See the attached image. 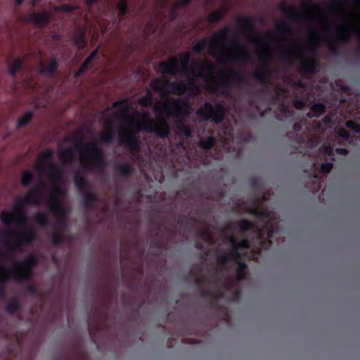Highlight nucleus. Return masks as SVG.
<instances>
[{
  "label": "nucleus",
  "mask_w": 360,
  "mask_h": 360,
  "mask_svg": "<svg viewBox=\"0 0 360 360\" xmlns=\"http://www.w3.org/2000/svg\"><path fill=\"white\" fill-rule=\"evenodd\" d=\"M75 149L79 153L85 171L101 174L105 171L108 162L104 158L103 149L98 146L97 143L77 140Z\"/></svg>",
  "instance_id": "f257e3e1"
},
{
  "label": "nucleus",
  "mask_w": 360,
  "mask_h": 360,
  "mask_svg": "<svg viewBox=\"0 0 360 360\" xmlns=\"http://www.w3.org/2000/svg\"><path fill=\"white\" fill-rule=\"evenodd\" d=\"M141 117V122H136L134 118H130V124L136 131H146L154 133L158 138L166 139L170 134V127L165 117H160L155 122L150 117L147 111L138 114Z\"/></svg>",
  "instance_id": "f03ea898"
},
{
  "label": "nucleus",
  "mask_w": 360,
  "mask_h": 360,
  "mask_svg": "<svg viewBox=\"0 0 360 360\" xmlns=\"http://www.w3.org/2000/svg\"><path fill=\"white\" fill-rule=\"evenodd\" d=\"M293 53L296 58L302 59L300 72L306 77L316 74L319 71V63L315 55L309 58L303 57V51L302 47L298 44H295L290 51L285 50L281 54L283 60L290 61V53Z\"/></svg>",
  "instance_id": "7ed1b4c3"
},
{
  "label": "nucleus",
  "mask_w": 360,
  "mask_h": 360,
  "mask_svg": "<svg viewBox=\"0 0 360 360\" xmlns=\"http://www.w3.org/2000/svg\"><path fill=\"white\" fill-rule=\"evenodd\" d=\"M24 196L21 199H14L13 212L3 211L0 215V219L6 226H11L13 224L18 226H25L27 221V210Z\"/></svg>",
  "instance_id": "20e7f679"
},
{
  "label": "nucleus",
  "mask_w": 360,
  "mask_h": 360,
  "mask_svg": "<svg viewBox=\"0 0 360 360\" xmlns=\"http://www.w3.org/2000/svg\"><path fill=\"white\" fill-rule=\"evenodd\" d=\"M231 32V29L229 27H225L214 34L212 38L209 39L207 37H205L202 39L194 46L193 49V52L195 53H200L207 46L211 54L214 57H217V48L219 46L226 48L227 46L225 44L224 40L228 37Z\"/></svg>",
  "instance_id": "39448f33"
},
{
  "label": "nucleus",
  "mask_w": 360,
  "mask_h": 360,
  "mask_svg": "<svg viewBox=\"0 0 360 360\" xmlns=\"http://www.w3.org/2000/svg\"><path fill=\"white\" fill-rule=\"evenodd\" d=\"M4 270L0 273V295L4 293V285L12 278L18 283H23L31 279L33 270L27 269H16L13 266L6 269L4 266H0Z\"/></svg>",
  "instance_id": "423d86ee"
},
{
  "label": "nucleus",
  "mask_w": 360,
  "mask_h": 360,
  "mask_svg": "<svg viewBox=\"0 0 360 360\" xmlns=\"http://www.w3.org/2000/svg\"><path fill=\"white\" fill-rule=\"evenodd\" d=\"M196 115L203 121L211 120L215 124H220L225 117V108L221 103L214 105L207 101L198 109Z\"/></svg>",
  "instance_id": "0eeeda50"
},
{
  "label": "nucleus",
  "mask_w": 360,
  "mask_h": 360,
  "mask_svg": "<svg viewBox=\"0 0 360 360\" xmlns=\"http://www.w3.org/2000/svg\"><path fill=\"white\" fill-rule=\"evenodd\" d=\"M163 109L167 117H179L189 113L190 105L184 98H169V102L164 103Z\"/></svg>",
  "instance_id": "6e6552de"
},
{
  "label": "nucleus",
  "mask_w": 360,
  "mask_h": 360,
  "mask_svg": "<svg viewBox=\"0 0 360 360\" xmlns=\"http://www.w3.org/2000/svg\"><path fill=\"white\" fill-rule=\"evenodd\" d=\"M14 235L15 236V243L12 244L7 243L12 250H15L21 245H32L37 238L36 232L31 228L27 229L25 232L20 233H16L13 231L7 230L2 234V238L8 240L9 236Z\"/></svg>",
  "instance_id": "1a4fd4ad"
},
{
  "label": "nucleus",
  "mask_w": 360,
  "mask_h": 360,
  "mask_svg": "<svg viewBox=\"0 0 360 360\" xmlns=\"http://www.w3.org/2000/svg\"><path fill=\"white\" fill-rule=\"evenodd\" d=\"M49 208L56 216V224L58 229L66 227L68 223V211L58 200L57 195L51 193L49 199L46 202Z\"/></svg>",
  "instance_id": "9d476101"
},
{
  "label": "nucleus",
  "mask_w": 360,
  "mask_h": 360,
  "mask_svg": "<svg viewBox=\"0 0 360 360\" xmlns=\"http://www.w3.org/2000/svg\"><path fill=\"white\" fill-rule=\"evenodd\" d=\"M254 214L259 219L264 221V228L267 232V236L269 238H273L274 236L278 234L279 227L276 221V219L274 218V213L273 212L267 208H264L260 210H255Z\"/></svg>",
  "instance_id": "9b49d317"
},
{
  "label": "nucleus",
  "mask_w": 360,
  "mask_h": 360,
  "mask_svg": "<svg viewBox=\"0 0 360 360\" xmlns=\"http://www.w3.org/2000/svg\"><path fill=\"white\" fill-rule=\"evenodd\" d=\"M259 59L262 63V68L255 72L254 77L257 82L266 84L273 73L270 68V56L267 52H265L259 56Z\"/></svg>",
  "instance_id": "f8f14e48"
},
{
  "label": "nucleus",
  "mask_w": 360,
  "mask_h": 360,
  "mask_svg": "<svg viewBox=\"0 0 360 360\" xmlns=\"http://www.w3.org/2000/svg\"><path fill=\"white\" fill-rule=\"evenodd\" d=\"M44 188V184L39 182L34 187L30 188L24 195V201L25 202V204L35 206L42 205L44 202L43 198Z\"/></svg>",
  "instance_id": "ddd939ff"
},
{
  "label": "nucleus",
  "mask_w": 360,
  "mask_h": 360,
  "mask_svg": "<svg viewBox=\"0 0 360 360\" xmlns=\"http://www.w3.org/2000/svg\"><path fill=\"white\" fill-rule=\"evenodd\" d=\"M120 145L124 146L131 152H138L140 149V143L136 135L129 131H120L119 133Z\"/></svg>",
  "instance_id": "4468645a"
},
{
  "label": "nucleus",
  "mask_w": 360,
  "mask_h": 360,
  "mask_svg": "<svg viewBox=\"0 0 360 360\" xmlns=\"http://www.w3.org/2000/svg\"><path fill=\"white\" fill-rule=\"evenodd\" d=\"M229 46L238 50L237 53L231 57V61L246 63L251 60L250 53L241 45L238 39L233 40Z\"/></svg>",
  "instance_id": "2eb2a0df"
},
{
  "label": "nucleus",
  "mask_w": 360,
  "mask_h": 360,
  "mask_svg": "<svg viewBox=\"0 0 360 360\" xmlns=\"http://www.w3.org/2000/svg\"><path fill=\"white\" fill-rule=\"evenodd\" d=\"M214 68L212 62L205 60L199 68L192 69V76L203 78L205 80L212 79Z\"/></svg>",
  "instance_id": "dca6fc26"
},
{
  "label": "nucleus",
  "mask_w": 360,
  "mask_h": 360,
  "mask_svg": "<svg viewBox=\"0 0 360 360\" xmlns=\"http://www.w3.org/2000/svg\"><path fill=\"white\" fill-rule=\"evenodd\" d=\"M181 58V73L184 75L192 76V69H195V60H192L191 53L188 51L182 52L180 53Z\"/></svg>",
  "instance_id": "f3484780"
},
{
  "label": "nucleus",
  "mask_w": 360,
  "mask_h": 360,
  "mask_svg": "<svg viewBox=\"0 0 360 360\" xmlns=\"http://www.w3.org/2000/svg\"><path fill=\"white\" fill-rule=\"evenodd\" d=\"M58 68V63L56 57L52 58L48 65L41 63L39 67V73L47 77H51Z\"/></svg>",
  "instance_id": "a211bd4d"
},
{
  "label": "nucleus",
  "mask_w": 360,
  "mask_h": 360,
  "mask_svg": "<svg viewBox=\"0 0 360 360\" xmlns=\"http://www.w3.org/2000/svg\"><path fill=\"white\" fill-rule=\"evenodd\" d=\"M26 20L39 27H42L48 23L49 20V15L46 12H33L26 16Z\"/></svg>",
  "instance_id": "6ab92c4d"
},
{
  "label": "nucleus",
  "mask_w": 360,
  "mask_h": 360,
  "mask_svg": "<svg viewBox=\"0 0 360 360\" xmlns=\"http://www.w3.org/2000/svg\"><path fill=\"white\" fill-rule=\"evenodd\" d=\"M80 194L82 198V204L88 210L94 208L95 205L99 200L98 195L94 192L84 191Z\"/></svg>",
  "instance_id": "aec40b11"
},
{
  "label": "nucleus",
  "mask_w": 360,
  "mask_h": 360,
  "mask_svg": "<svg viewBox=\"0 0 360 360\" xmlns=\"http://www.w3.org/2000/svg\"><path fill=\"white\" fill-rule=\"evenodd\" d=\"M159 66L161 68L162 74L174 76L179 72L176 58H172L165 63L162 62L160 63Z\"/></svg>",
  "instance_id": "412c9836"
},
{
  "label": "nucleus",
  "mask_w": 360,
  "mask_h": 360,
  "mask_svg": "<svg viewBox=\"0 0 360 360\" xmlns=\"http://www.w3.org/2000/svg\"><path fill=\"white\" fill-rule=\"evenodd\" d=\"M50 180L53 186H58L63 180L64 172L58 166L50 164L49 166Z\"/></svg>",
  "instance_id": "4be33fe9"
},
{
  "label": "nucleus",
  "mask_w": 360,
  "mask_h": 360,
  "mask_svg": "<svg viewBox=\"0 0 360 360\" xmlns=\"http://www.w3.org/2000/svg\"><path fill=\"white\" fill-rule=\"evenodd\" d=\"M278 8L290 20H300L302 18V15L299 13L295 7H288L285 2L281 3Z\"/></svg>",
  "instance_id": "5701e85b"
},
{
  "label": "nucleus",
  "mask_w": 360,
  "mask_h": 360,
  "mask_svg": "<svg viewBox=\"0 0 360 360\" xmlns=\"http://www.w3.org/2000/svg\"><path fill=\"white\" fill-rule=\"evenodd\" d=\"M352 31L359 32L356 27L349 26L348 25H344L342 26L338 27L336 32L339 41L343 43L347 42L349 39L350 32Z\"/></svg>",
  "instance_id": "b1692460"
},
{
  "label": "nucleus",
  "mask_w": 360,
  "mask_h": 360,
  "mask_svg": "<svg viewBox=\"0 0 360 360\" xmlns=\"http://www.w3.org/2000/svg\"><path fill=\"white\" fill-rule=\"evenodd\" d=\"M37 258L34 255H28L23 261H16L13 263V266L16 269H27L33 270V269L37 265Z\"/></svg>",
  "instance_id": "393cba45"
},
{
  "label": "nucleus",
  "mask_w": 360,
  "mask_h": 360,
  "mask_svg": "<svg viewBox=\"0 0 360 360\" xmlns=\"http://www.w3.org/2000/svg\"><path fill=\"white\" fill-rule=\"evenodd\" d=\"M167 81H168V79L164 78L155 79L150 82V87L153 90L159 92L163 97H165L169 94V91L166 89Z\"/></svg>",
  "instance_id": "a878e982"
},
{
  "label": "nucleus",
  "mask_w": 360,
  "mask_h": 360,
  "mask_svg": "<svg viewBox=\"0 0 360 360\" xmlns=\"http://www.w3.org/2000/svg\"><path fill=\"white\" fill-rule=\"evenodd\" d=\"M74 152L72 148H59L58 158L64 167L70 166L73 160Z\"/></svg>",
  "instance_id": "bb28decb"
},
{
  "label": "nucleus",
  "mask_w": 360,
  "mask_h": 360,
  "mask_svg": "<svg viewBox=\"0 0 360 360\" xmlns=\"http://www.w3.org/2000/svg\"><path fill=\"white\" fill-rule=\"evenodd\" d=\"M98 53V49H96L94 51H93L90 55L84 60L83 63L81 65L78 70L75 74V78H79L83 75V74L89 69V66L91 65L92 61L95 59V58L97 56Z\"/></svg>",
  "instance_id": "cd10ccee"
},
{
  "label": "nucleus",
  "mask_w": 360,
  "mask_h": 360,
  "mask_svg": "<svg viewBox=\"0 0 360 360\" xmlns=\"http://www.w3.org/2000/svg\"><path fill=\"white\" fill-rule=\"evenodd\" d=\"M106 129L101 134V140L105 143H111L115 139V131L112 129V121L111 119L108 118L105 120Z\"/></svg>",
  "instance_id": "c85d7f7f"
},
{
  "label": "nucleus",
  "mask_w": 360,
  "mask_h": 360,
  "mask_svg": "<svg viewBox=\"0 0 360 360\" xmlns=\"http://www.w3.org/2000/svg\"><path fill=\"white\" fill-rule=\"evenodd\" d=\"M115 172L122 177L127 179L134 173L133 166L127 162L117 164L115 167Z\"/></svg>",
  "instance_id": "c756f323"
},
{
  "label": "nucleus",
  "mask_w": 360,
  "mask_h": 360,
  "mask_svg": "<svg viewBox=\"0 0 360 360\" xmlns=\"http://www.w3.org/2000/svg\"><path fill=\"white\" fill-rule=\"evenodd\" d=\"M167 86L171 89L170 94H173L174 95L181 96L183 95L187 89V86L185 84L179 82H171L168 79L166 82Z\"/></svg>",
  "instance_id": "7c9ffc66"
},
{
  "label": "nucleus",
  "mask_w": 360,
  "mask_h": 360,
  "mask_svg": "<svg viewBox=\"0 0 360 360\" xmlns=\"http://www.w3.org/2000/svg\"><path fill=\"white\" fill-rule=\"evenodd\" d=\"M224 195V189L219 188L205 191L202 194V196L207 200L219 201L223 199Z\"/></svg>",
  "instance_id": "2f4dec72"
},
{
  "label": "nucleus",
  "mask_w": 360,
  "mask_h": 360,
  "mask_svg": "<svg viewBox=\"0 0 360 360\" xmlns=\"http://www.w3.org/2000/svg\"><path fill=\"white\" fill-rule=\"evenodd\" d=\"M73 181L75 187L79 193L86 191V186L89 182L87 179L78 172H76L73 176Z\"/></svg>",
  "instance_id": "473e14b6"
},
{
  "label": "nucleus",
  "mask_w": 360,
  "mask_h": 360,
  "mask_svg": "<svg viewBox=\"0 0 360 360\" xmlns=\"http://www.w3.org/2000/svg\"><path fill=\"white\" fill-rule=\"evenodd\" d=\"M326 111V106L321 103H316L312 105L309 111L307 113V116L309 118L319 117Z\"/></svg>",
  "instance_id": "72a5a7b5"
},
{
  "label": "nucleus",
  "mask_w": 360,
  "mask_h": 360,
  "mask_svg": "<svg viewBox=\"0 0 360 360\" xmlns=\"http://www.w3.org/2000/svg\"><path fill=\"white\" fill-rule=\"evenodd\" d=\"M53 153L51 149L46 150L38 158L39 165L36 167V170L39 172H42L44 169L43 163L50 162L53 158Z\"/></svg>",
  "instance_id": "f704fd0d"
},
{
  "label": "nucleus",
  "mask_w": 360,
  "mask_h": 360,
  "mask_svg": "<svg viewBox=\"0 0 360 360\" xmlns=\"http://www.w3.org/2000/svg\"><path fill=\"white\" fill-rule=\"evenodd\" d=\"M21 309V303L17 298L11 299L6 305L5 310L7 313L14 315L18 313Z\"/></svg>",
  "instance_id": "c9c22d12"
},
{
  "label": "nucleus",
  "mask_w": 360,
  "mask_h": 360,
  "mask_svg": "<svg viewBox=\"0 0 360 360\" xmlns=\"http://www.w3.org/2000/svg\"><path fill=\"white\" fill-rule=\"evenodd\" d=\"M195 77L188 76L187 80L188 89L189 91V95H198L201 92L200 86L197 83Z\"/></svg>",
  "instance_id": "e433bc0d"
},
{
  "label": "nucleus",
  "mask_w": 360,
  "mask_h": 360,
  "mask_svg": "<svg viewBox=\"0 0 360 360\" xmlns=\"http://www.w3.org/2000/svg\"><path fill=\"white\" fill-rule=\"evenodd\" d=\"M177 130L187 138L192 137L193 134V128L183 121H179L176 124Z\"/></svg>",
  "instance_id": "4c0bfd02"
},
{
  "label": "nucleus",
  "mask_w": 360,
  "mask_h": 360,
  "mask_svg": "<svg viewBox=\"0 0 360 360\" xmlns=\"http://www.w3.org/2000/svg\"><path fill=\"white\" fill-rule=\"evenodd\" d=\"M255 20L251 16H242L236 20V25L243 29H252L254 25Z\"/></svg>",
  "instance_id": "58836bf2"
},
{
  "label": "nucleus",
  "mask_w": 360,
  "mask_h": 360,
  "mask_svg": "<svg viewBox=\"0 0 360 360\" xmlns=\"http://www.w3.org/2000/svg\"><path fill=\"white\" fill-rule=\"evenodd\" d=\"M217 139L211 135L207 139L202 138L200 139L198 146L203 150H208L212 149L216 144Z\"/></svg>",
  "instance_id": "ea45409f"
},
{
  "label": "nucleus",
  "mask_w": 360,
  "mask_h": 360,
  "mask_svg": "<svg viewBox=\"0 0 360 360\" xmlns=\"http://www.w3.org/2000/svg\"><path fill=\"white\" fill-rule=\"evenodd\" d=\"M235 282L231 278H227L225 283L223 285V287L226 291L228 292H233L234 300H238L239 299V297L240 295V292L238 290L235 289Z\"/></svg>",
  "instance_id": "a19ab883"
},
{
  "label": "nucleus",
  "mask_w": 360,
  "mask_h": 360,
  "mask_svg": "<svg viewBox=\"0 0 360 360\" xmlns=\"http://www.w3.org/2000/svg\"><path fill=\"white\" fill-rule=\"evenodd\" d=\"M236 264L238 265L236 269V280L238 281H242L246 277V270L248 269V265L245 262L240 260H237Z\"/></svg>",
  "instance_id": "79ce46f5"
},
{
  "label": "nucleus",
  "mask_w": 360,
  "mask_h": 360,
  "mask_svg": "<svg viewBox=\"0 0 360 360\" xmlns=\"http://www.w3.org/2000/svg\"><path fill=\"white\" fill-rule=\"evenodd\" d=\"M227 11L225 8H221L211 13L207 17V21L212 24L222 19L226 14Z\"/></svg>",
  "instance_id": "37998d69"
},
{
  "label": "nucleus",
  "mask_w": 360,
  "mask_h": 360,
  "mask_svg": "<svg viewBox=\"0 0 360 360\" xmlns=\"http://www.w3.org/2000/svg\"><path fill=\"white\" fill-rule=\"evenodd\" d=\"M34 112L32 111H27L24 115L20 117L16 123L17 129H20L22 127L28 124L34 117Z\"/></svg>",
  "instance_id": "c03bdc74"
},
{
  "label": "nucleus",
  "mask_w": 360,
  "mask_h": 360,
  "mask_svg": "<svg viewBox=\"0 0 360 360\" xmlns=\"http://www.w3.org/2000/svg\"><path fill=\"white\" fill-rule=\"evenodd\" d=\"M34 221L41 227H46L49 224V215L43 212H39L34 216Z\"/></svg>",
  "instance_id": "a18cd8bd"
},
{
  "label": "nucleus",
  "mask_w": 360,
  "mask_h": 360,
  "mask_svg": "<svg viewBox=\"0 0 360 360\" xmlns=\"http://www.w3.org/2000/svg\"><path fill=\"white\" fill-rule=\"evenodd\" d=\"M237 226L242 233L253 231L255 229V224L248 219H241L237 221Z\"/></svg>",
  "instance_id": "49530a36"
},
{
  "label": "nucleus",
  "mask_w": 360,
  "mask_h": 360,
  "mask_svg": "<svg viewBox=\"0 0 360 360\" xmlns=\"http://www.w3.org/2000/svg\"><path fill=\"white\" fill-rule=\"evenodd\" d=\"M229 74L235 84L242 85L246 83V77L240 72L235 70H230Z\"/></svg>",
  "instance_id": "de8ad7c7"
},
{
  "label": "nucleus",
  "mask_w": 360,
  "mask_h": 360,
  "mask_svg": "<svg viewBox=\"0 0 360 360\" xmlns=\"http://www.w3.org/2000/svg\"><path fill=\"white\" fill-rule=\"evenodd\" d=\"M22 66V61L20 58H16L14 60L13 63L9 67V74L13 78H15L17 73L19 70H21Z\"/></svg>",
  "instance_id": "09e8293b"
},
{
  "label": "nucleus",
  "mask_w": 360,
  "mask_h": 360,
  "mask_svg": "<svg viewBox=\"0 0 360 360\" xmlns=\"http://www.w3.org/2000/svg\"><path fill=\"white\" fill-rule=\"evenodd\" d=\"M116 8L118 11V15L120 17V19H119L117 23H120V22L121 20V18L124 16L128 13L129 8H128L127 0H120L119 1V3L117 4Z\"/></svg>",
  "instance_id": "8fccbe9b"
},
{
  "label": "nucleus",
  "mask_w": 360,
  "mask_h": 360,
  "mask_svg": "<svg viewBox=\"0 0 360 360\" xmlns=\"http://www.w3.org/2000/svg\"><path fill=\"white\" fill-rule=\"evenodd\" d=\"M34 179L33 174L28 170L24 171L22 173V177H21V184L22 186L24 187H28L30 186Z\"/></svg>",
  "instance_id": "3c124183"
},
{
  "label": "nucleus",
  "mask_w": 360,
  "mask_h": 360,
  "mask_svg": "<svg viewBox=\"0 0 360 360\" xmlns=\"http://www.w3.org/2000/svg\"><path fill=\"white\" fill-rule=\"evenodd\" d=\"M73 41L79 49H82L86 46L84 32L76 33L73 37Z\"/></svg>",
  "instance_id": "603ef678"
},
{
  "label": "nucleus",
  "mask_w": 360,
  "mask_h": 360,
  "mask_svg": "<svg viewBox=\"0 0 360 360\" xmlns=\"http://www.w3.org/2000/svg\"><path fill=\"white\" fill-rule=\"evenodd\" d=\"M200 237L204 242L213 245L214 243V237L208 229L202 230L200 232Z\"/></svg>",
  "instance_id": "864d4df0"
},
{
  "label": "nucleus",
  "mask_w": 360,
  "mask_h": 360,
  "mask_svg": "<svg viewBox=\"0 0 360 360\" xmlns=\"http://www.w3.org/2000/svg\"><path fill=\"white\" fill-rule=\"evenodd\" d=\"M220 83H221V86L223 89V93L226 96H227L229 94V91L231 89V84H230L228 78L222 73L220 75Z\"/></svg>",
  "instance_id": "5fc2aeb1"
},
{
  "label": "nucleus",
  "mask_w": 360,
  "mask_h": 360,
  "mask_svg": "<svg viewBox=\"0 0 360 360\" xmlns=\"http://www.w3.org/2000/svg\"><path fill=\"white\" fill-rule=\"evenodd\" d=\"M52 243L56 246H59L63 243V238L60 229H58V231L54 232L51 236Z\"/></svg>",
  "instance_id": "6e6d98bb"
},
{
  "label": "nucleus",
  "mask_w": 360,
  "mask_h": 360,
  "mask_svg": "<svg viewBox=\"0 0 360 360\" xmlns=\"http://www.w3.org/2000/svg\"><path fill=\"white\" fill-rule=\"evenodd\" d=\"M229 254H231L233 262L236 263L237 260L241 261L242 254L240 252V248L236 245V244L231 246V251Z\"/></svg>",
  "instance_id": "4d7b16f0"
},
{
  "label": "nucleus",
  "mask_w": 360,
  "mask_h": 360,
  "mask_svg": "<svg viewBox=\"0 0 360 360\" xmlns=\"http://www.w3.org/2000/svg\"><path fill=\"white\" fill-rule=\"evenodd\" d=\"M321 150L322 153L328 157H331L332 160H335L334 155H335V150L333 146L330 145H326L323 146Z\"/></svg>",
  "instance_id": "13d9d810"
},
{
  "label": "nucleus",
  "mask_w": 360,
  "mask_h": 360,
  "mask_svg": "<svg viewBox=\"0 0 360 360\" xmlns=\"http://www.w3.org/2000/svg\"><path fill=\"white\" fill-rule=\"evenodd\" d=\"M217 261L219 264L222 265H225L229 262H233V258H231V254L225 252L222 255H220L217 257Z\"/></svg>",
  "instance_id": "bf43d9fd"
},
{
  "label": "nucleus",
  "mask_w": 360,
  "mask_h": 360,
  "mask_svg": "<svg viewBox=\"0 0 360 360\" xmlns=\"http://www.w3.org/2000/svg\"><path fill=\"white\" fill-rule=\"evenodd\" d=\"M335 133L339 138L342 139L345 141H348L350 138L349 132L344 128H337Z\"/></svg>",
  "instance_id": "052dcab7"
},
{
  "label": "nucleus",
  "mask_w": 360,
  "mask_h": 360,
  "mask_svg": "<svg viewBox=\"0 0 360 360\" xmlns=\"http://www.w3.org/2000/svg\"><path fill=\"white\" fill-rule=\"evenodd\" d=\"M346 127L354 132H360V124L354 120H347L346 122Z\"/></svg>",
  "instance_id": "680f3d73"
},
{
  "label": "nucleus",
  "mask_w": 360,
  "mask_h": 360,
  "mask_svg": "<svg viewBox=\"0 0 360 360\" xmlns=\"http://www.w3.org/2000/svg\"><path fill=\"white\" fill-rule=\"evenodd\" d=\"M306 104V101L303 99L297 98L292 101L294 108L299 110H302L305 107Z\"/></svg>",
  "instance_id": "e2e57ef3"
},
{
  "label": "nucleus",
  "mask_w": 360,
  "mask_h": 360,
  "mask_svg": "<svg viewBox=\"0 0 360 360\" xmlns=\"http://www.w3.org/2000/svg\"><path fill=\"white\" fill-rule=\"evenodd\" d=\"M279 31L283 32H290L292 30L291 26L289 23L282 21L278 24Z\"/></svg>",
  "instance_id": "0e129e2a"
},
{
  "label": "nucleus",
  "mask_w": 360,
  "mask_h": 360,
  "mask_svg": "<svg viewBox=\"0 0 360 360\" xmlns=\"http://www.w3.org/2000/svg\"><path fill=\"white\" fill-rule=\"evenodd\" d=\"M248 104L250 107L255 108L257 112H259L261 117H264L265 115L264 111H261V108L257 101L254 98H250L248 101Z\"/></svg>",
  "instance_id": "69168bd1"
},
{
  "label": "nucleus",
  "mask_w": 360,
  "mask_h": 360,
  "mask_svg": "<svg viewBox=\"0 0 360 360\" xmlns=\"http://www.w3.org/2000/svg\"><path fill=\"white\" fill-rule=\"evenodd\" d=\"M138 103L143 106L149 108L153 106V103L151 102V101L149 100V98H146V96H141L138 99Z\"/></svg>",
  "instance_id": "338daca9"
},
{
  "label": "nucleus",
  "mask_w": 360,
  "mask_h": 360,
  "mask_svg": "<svg viewBox=\"0 0 360 360\" xmlns=\"http://www.w3.org/2000/svg\"><path fill=\"white\" fill-rule=\"evenodd\" d=\"M236 245L240 249L248 250V249L250 248V243L249 240L247 239V238H243L240 242L237 241L236 242Z\"/></svg>",
  "instance_id": "774afa93"
}]
</instances>
